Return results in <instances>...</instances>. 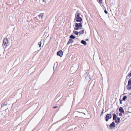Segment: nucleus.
<instances>
[{
	"label": "nucleus",
	"mask_w": 131,
	"mask_h": 131,
	"mask_svg": "<svg viewBox=\"0 0 131 131\" xmlns=\"http://www.w3.org/2000/svg\"><path fill=\"white\" fill-rule=\"evenodd\" d=\"M130 90H131V85H130Z\"/></svg>",
	"instance_id": "obj_30"
},
{
	"label": "nucleus",
	"mask_w": 131,
	"mask_h": 131,
	"mask_svg": "<svg viewBox=\"0 0 131 131\" xmlns=\"http://www.w3.org/2000/svg\"><path fill=\"white\" fill-rule=\"evenodd\" d=\"M81 43L83 44L85 46L86 45L87 43L85 41L82 40L81 42Z\"/></svg>",
	"instance_id": "obj_13"
},
{
	"label": "nucleus",
	"mask_w": 131,
	"mask_h": 131,
	"mask_svg": "<svg viewBox=\"0 0 131 131\" xmlns=\"http://www.w3.org/2000/svg\"><path fill=\"white\" fill-rule=\"evenodd\" d=\"M84 30H81L79 32V36H80L81 34H84Z\"/></svg>",
	"instance_id": "obj_14"
},
{
	"label": "nucleus",
	"mask_w": 131,
	"mask_h": 131,
	"mask_svg": "<svg viewBox=\"0 0 131 131\" xmlns=\"http://www.w3.org/2000/svg\"><path fill=\"white\" fill-rule=\"evenodd\" d=\"M118 115L119 116H121L122 115V113H120L118 114Z\"/></svg>",
	"instance_id": "obj_25"
},
{
	"label": "nucleus",
	"mask_w": 131,
	"mask_h": 131,
	"mask_svg": "<svg viewBox=\"0 0 131 131\" xmlns=\"http://www.w3.org/2000/svg\"><path fill=\"white\" fill-rule=\"evenodd\" d=\"M9 41L7 38H4L3 39L2 46L4 49H5L7 46Z\"/></svg>",
	"instance_id": "obj_4"
},
{
	"label": "nucleus",
	"mask_w": 131,
	"mask_h": 131,
	"mask_svg": "<svg viewBox=\"0 0 131 131\" xmlns=\"http://www.w3.org/2000/svg\"><path fill=\"white\" fill-rule=\"evenodd\" d=\"M58 107L57 106H55L53 107V108H55Z\"/></svg>",
	"instance_id": "obj_27"
},
{
	"label": "nucleus",
	"mask_w": 131,
	"mask_h": 131,
	"mask_svg": "<svg viewBox=\"0 0 131 131\" xmlns=\"http://www.w3.org/2000/svg\"><path fill=\"white\" fill-rule=\"evenodd\" d=\"M91 80V77L89 75H87L85 77V80L89 82Z\"/></svg>",
	"instance_id": "obj_8"
},
{
	"label": "nucleus",
	"mask_w": 131,
	"mask_h": 131,
	"mask_svg": "<svg viewBox=\"0 0 131 131\" xmlns=\"http://www.w3.org/2000/svg\"><path fill=\"white\" fill-rule=\"evenodd\" d=\"M74 20H75L78 22H81L82 21V18L80 17V14L79 13L77 12L75 14Z\"/></svg>",
	"instance_id": "obj_1"
},
{
	"label": "nucleus",
	"mask_w": 131,
	"mask_h": 131,
	"mask_svg": "<svg viewBox=\"0 0 131 131\" xmlns=\"http://www.w3.org/2000/svg\"><path fill=\"white\" fill-rule=\"evenodd\" d=\"M116 125L114 122H113L110 125V128L111 129H113L115 127Z\"/></svg>",
	"instance_id": "obj_6"
},
{
	"label": "nucleus",
	"mask_w": 131,
	"mask_h": 131,
	"mask_svg": "<svg viewBox=\"0 0 131 131\" xmlns=\"http://www.w3.org/2000/svg\"><path fill=\"white\" fill-rule=\"evenodd\" d=\"M119 101H120V104H122V100H121L120 99Z\"/></svg>",
	"instance_id": "obj_24"
},
{
	"label": "nucleus",
	"mask_w": 131,
	"mask_h": 131,
	"mask_svg": "<svg viewBox=\"0 0 131 131\" xmlns=\"http://www.w3.org/2000/svg\"><path fill=\"white\" fill-rule=\"evenodd\" d=\"M69 38H70V39H74L75 37L74 36L72 35H71L70 36Z\"/></svg>",
	"instance_id": "obj_15"
},
{
	"label": "nucleus",
	"mask_w": 131,
	"mask_h": 131,
	"mask_svg": "<svg viewBox=\"0 0 131 131\" xmlns=\"http://www.w3.org/2000/svg\"><path fill=\"white\" fill-rule=\"evenodd\" d=\"M41 41H40L38 42V45H39V47H40L41 46Z\"/></svg>",
	"instance_id": "obj_20"
},
{
	"label": "nucleus",
	"mask_w": 131,
	"mask_h": 131,
	"mask_svg": "<svg viewBox=\"0 0 131 131\" xmlns=\"http://www.w3.org/2000/svg\"><path fill=\"white\" fill-rule=\"evenodd\" d=\"M107 126H108V125H107Z\"/></svg>",
	"instance_id": "obj_33"
},
{
	"label": "nucleus",
	"mask_w": 131,
	"mask_h": 131,
	"mask_svg": "<svg viewBox=\"0 0 131 131\" xmlns=\"http://www.w3.org/2000/svg\"><path fill=\"white\" fill-rule=\"evenodd\" d=\"M113 120L115 121V122L117 123H119L120 122V119L119 117H117L116 114L113 113L112 114Z\"/></svg>",
	"instance_id": "obj_2"
},
{
	"label": "nucleus",
	"mask_w": 131,
	"mask_h": 131,
	"mask_svg": "<svg viewBox=\"0 0 131 131\" xmlns=\"http://www.w3.org/2000/svg\"><path fill=\"white\" fill-rule=\"evenodd\" d=\"M126 88L128 90H130V85H128V84L126 86Z\"/></svg>",
	"instance_id": "obj_16"
},
{
	"label": "nucleus",
	"mask_w": 131,
	"mask_h": 131,
	"mask_svg": "<svg viewBox=\"0 0 131 131\" xmlns=\"http://www.w3.org/2000/svg\"><path fill=\"white\" fill-rule=\"evenodd\" d=\"M128 77H127V79H129L128 78Z\"/></svg>",
	"instance_id": "obj_32"
},
{
	"label": "nucleus",
	"mask_w": 131,
	"mask_h": 131,
	"mask_svg": "<svg viewBox=\"0 0 131 131\" xmlns=\"http://www.w3.org/2000/svg\"><path fill=\"white\" fill-rule=\"evenodd\" d=\"M83 113L85 115V113Z\"/></svg>",
	"instance_id": "obj_31"
},
{
	"label": "nucleus",
	"mask_w": 131,
	"mask_h": 131,
	"mask_svg": "<svg viewBox=\"0 0 131 131\" xmlns=\"http://www.w3.org/2000/svg\"><path fill=\"white\" fill-rule=\"evenodd\" d=\"M63 52L61 50H60L57 52V56L61 57L63 55Z\"/></svg>",
	"instance_id": "obj_7"
},
{
	"label": "nucleus",
	"mask_w": 131,
	"mask_h": 131,
	"mask_svg": "<svg viewBox=\"0 0 131 131\" xmlns=\"http://www.w3.org/2000/svg\"><path fill=\"white\" fill-rule=\"evenodd\" d=\"M43 13H41L38 16L39 18L41 19V20L43 19Z\"/></svg>",
	"instance_id": "obj_10"
},
{
	"label": "nucleus",
	"mask_w": 131,
	"mask_h": 131,
	"mask_svg": "<svg viewBox=\"0 0 131 131\" xmlns=\"http://www.w3.org/2000/svg\"><path fill=\"white\" fill-rule=\"evenodd\" d=\"M41 1L42 2H46V1L44 0H41Z\"/></svg>",
	"instance_id": "obj_28"
},
{
	"label": "nucleus",
	"mask_w": 131,
	"mask_h": 131,
	"mask_svg": "<svg viewBox=\"0 0 131 131\" xmlns=\"http://www.w3.org/2000/svg\"><path fill=\"white\" fill-rule=\"evenodd\" d=\"M41 2V4L43 5H45L46 3V2Z\"/></svg>",
	"instance_id": "obj_23"
},
{
	"label": "nucleus",
	"mask_w": 131,
	"mask_h": 131,
	"mask_svg": "<svg viewBox=\"0 0 131 131\" xmlns=\"http://www.w3.org/2000/svg\"><path fill=\"white\" fill-rule=\"evenodd\" d=\"M75 27L74 28V29L76 30L81 29L82 27V23L81 22L79 23H75Z\"/></svg>",
	"instance_id": "obj_3"
},
{
	"label": "nucleus",
	"mask_w": 131,
	"mask_h": 131,
	"mask_svg": "<svg viewBox=\"0 0 131 131\" xmlns=\"http://www.w3.org/2000/svg\"><path fill=\"white\" fill-rule=\"evenodd\" d=\"M127 97L126 96H124L122 100L124 101H125L126 99L127 98Z\"/></svg>",
	"instance_id": "obj_19"
},
{
	"label": "nucleus",
	"mask_w": 131,
	"mask_h": 131,
	"mask_svg": "<svg viewBox=\"0 0 131 131\" xmlns=\"http://www.w3.org/2000/svg\"><path fill=\"white\" fill-rule=\"evenodd\" d=\"M73 32L77 35H79V32L78 31H73Z\"/></svg>",
	"instance_id": "obj_17"
},
{
	"label": "nucleus",
	"mask_w": 131,
	"mask_h": 131,
	"mask_svg": "<svg viewBox=\"0 0 131 131\" xmlns=\"http://www.w3.org/2000/svg\"><path fill=\"white\" fill-rule=\"evenodd\" d=\"M88 39H86L85 40H86V41H88Z\"/></svg>",
	"instance_id": "obj_29"
},
{
	"label": "nucleus",
	"mask_w": 131,
	"mask_h": 131,
	"mask_svg": "<svg viewBox=\"0 0 131 131\" xmlns=\"http://www.w3.org/2000/svg\"><path fill=\"white\" fill-rule=\"evenodd\" d=\"M131 76V72L129 73V74H128L126 77V79L127 78V77H129Z\"/></svg>",
	"instance_id": "obj_21"
},
{
	"label": "nucleus",
	"mask_w": 131,
	"mask_h": 131,
	"mask_svg": "<svg viewBox=\"0 0 131 131\" xmlns=\"http://www.w3.org/2000/svg\"><path fill=\"white\" fill-rule=\"evenodd\" d=\"M104 111V109H102V112H101V114H100V116H102V114H103L104 113H103Z\"/></svg>",
	"instance_id": "obj_22"
},
{
	"label": "nucleus",
	"mask_w": 131,
	"mask_h": 131,
	"mask_svg": "<svg viewBox=\"0 0 131 131\" xmlns=\"http://www.w3.org/2000/svg\"><path fill=\"white\" fill-rule=\"evenodd\" d=\"M7 102H5L4 103H3L2 104L1 108L4 106L7 105Z\"/></svg>",
	"instance_id": "obj_12"
},
{
	"label": "nucleus",
	"mask_w": 131,
	"mask_h": 131,
	"mask_svg": "<svg viewBox=\"0 0 131 131\" xmlns=\"http://www.w3.org/2000/svg\"><path fill=\"white\" fill-rule=\"evenodd\" d=\"M112 117V116L111 114H107L105 117V121L106 122H107L109 119L111 118Z\"/></svg>",
	"instance_id": "obj_5"
},
{
	"label": "nucleus",
	"mask_w": 131,
	"mask_h": 131,
	"mask_svg": "<svg viewBox=\"0 0 131 131\" xmlns=\"http://www.w3.org/2000/svg\"><path fill=\"white\" fill-rule=\"evenodd\" d=\"M73 42V40L72 39H69L67 45H69L70 43H72Z\"/></svg>",
	"instance_id": "obj_11"
},
{
	"label": "nucleus",
	"mask_w": 131,
	"mask_h": 131,
	"mask_svg": "<svg viewBox=\"0 0 131 131\" xmlns=\"http://www.w3.org/2000/svg\"><path fill=\"white\" fill-rule=\"evenodd\" d=\"M119 111L121 113H124V112L123 108L122 107H121L119 108Z\"/></svg>",
	"instance_id": "obj_9"
},
{
	"label": "nucleus",
	"mask_w": 131,
	"mask_h": 131,
	"mask_svg": "<svg viewBox=\"0 0 131 131\" xmlns=\"http://www.w3.org/2000/svg\"><path fill=\"white\" fill-rule=\"evenodd\" d=\"M104 12L106 14H107L108 13V12L106 10H104Z\"/></svg>",
	"instance_id": "obj_26"
},
{
	"label": "nucleus",
	"mask_w": 131,
	"mask_h": 131,
	"mask_svg": "<svg viewBox=\"0 0 131 131\" xmlns=\"http://www.w3.org/2000/svg\"><path fill=\"white\" fill-rule=\"evenodd\" d=\"M128 85H131V78L128 81Z\"/></svg>",
	"instance_id": "obj_18"
}]
</instances>
